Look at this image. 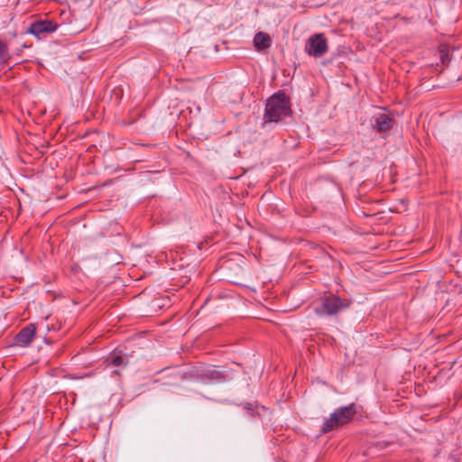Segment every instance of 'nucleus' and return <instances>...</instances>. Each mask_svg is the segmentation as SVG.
Masks as SVG:
<instances>
[{
  "label": "nucleus",
  "mask_w": 462,
  "mask_h": 462,
  "mask_svg": "<svg viewBox=\"0 0 462 462\" xmlns=\"http://www.w3.org/2000/svg\"><path fill=\"white\" fill-rule=\"evenodd\" d=\"M290 113L288 97L283 93H277L267 100L264 119L268 122H278Z\"/></svg>",
  "instance_id": "f257e3e1"
},
{
  "label": "nucleus",
  "mask_w": 462,
  "mask_h": 462,
  "mask_svg": "<svg viewBox=\"0 0 462 462\" xmlns=\"http://www.w3.org/2000/svg\"><path fill=\"white\" fill-rule=\"evenodd\" d=\"M356 411L353 405L342 407L335 411L323 425L322 432L326 433L337 426L349 422L354 417Z\"/></svg>",
  "instance_id": "f03ea898"
},
{
  "label": "nucleus",
  "mask_w": 462,
  "mask_h": 462,
  "mask_svg": "<svg viewBox=\"0 0 462 462\" xmlns=\"http://www.w3.org/2000/svg\"><path fill=\"white\" fill-rule=\"evenodd\" d=\"M306 52L310 56L320 57L328 51L327 40L322 33L311 36L305 46Z\"/></svg>",
  "instance_id": "7ed1b4c3"
},
{
  "label": "nucleus",
  "mask_w": 462,
  "mask_h": 462,
  "mask_svg": "<svg viewBox=\"0 0 462 462\" xmlns=\"http://www.w3.org/2000/svg\"><path fill=\"white\" fill-rule=\"evenodd\" d=\"M349 305L348 301L342 300L337 297L326 298L321 305V310H317L320 314L332 315L337 313L341 309L346 308Z\"/></svg>",
  "instance_id": "20e7f679"
},
{
  "label": "nucleus",
  "mask_w": 462,
  "mask_h": 462,
  "mask_svg": "<svg viewBox=\"0 0 462 462\" xmlns=\"http://www.w3.org/2000/svg\"><path fill=\"white\" fill-rule=\"evenodd\" d=\"M36 330L34 325H29L23 328L15 337L18 346H27L35 337Z\"/></svg>",
  "instance_id": "39448f33"
},
{
  "label": "nucleus",
  "mask_w": 462,
  "mask_h": 462,
  "mask_svg": "<svg viewBox=\"0 0 462 462\" xmlns=\"http://www.w3.org/2000/svg\"><path fill=\"white\" fill-rule=\"evenodd\" d=\"M57 25L53 23L51 21H39L32 23L30 25L29 32L32 34L39 36L43 32H54Z\"/></svg>",
  "instance_id": "423d86ee"
},
{
  "label": "nucleus",
  "mask_w": 462,
  "mask_h": 462,
  "mask_svg": "<svg viewBox=\"0 0 462 462\" xmlns=\"http://www.w3.org/2000/svg\"><path fill=\"white\" fill-rule=\"evenodd\" d=\"M392 121L393 120L388 114L384 112H379L378 114L374 115V127L379 133L387 131L392 127Z\"/></svg>",
  "instance_id": "0eeeda50"
},
{
  "label": "nucleus",
  "mask_w": 462,
  "mask_h": 462,
  "mask_svg": "<svg viewBox=\"0 0 462 462\" xmlns=\"http://www.w3.org/2000/svg\"><path fill=\"white\" fill-rule=\"evenodd\" d=\"M271 37L265 32H258L254 38V43L257 50H264L271 45Z\"/></svg>",
  "instance_id": "6e6552de"
},
{
  "label": "nucleus",
  "mask_w": 462,
  "mask_h": 462,
  "mask_svg": "<svg viewBox=\"0 0 462 462\" xmlns=\"http://www.w3.org/2000/svg\"><path fill=\"white\" fill-rule=\"evenodd\" d=\"M9 59L7 45L0 42V62H5Z\"/></svg>",
  "instance_id": "1a4fd4ad"
},
{
  "label": "nucleus",
  "mask_w": 462,
  "mask_h": 462,
  "mask_svg": "<svg viewBox=\"0 0 462 462\" xmlns=\"http://www.w3.org/2000/svg\"><path fill=\"white\" fill-rule=\"evenodd\" d=\"M111 362L114 365L116 366H119L121 365L124 364V358L122 356L116 354V353H114L112 356H111Z\"/></svg>",
  "instance_id": "9d476101"
}]
</instances>
